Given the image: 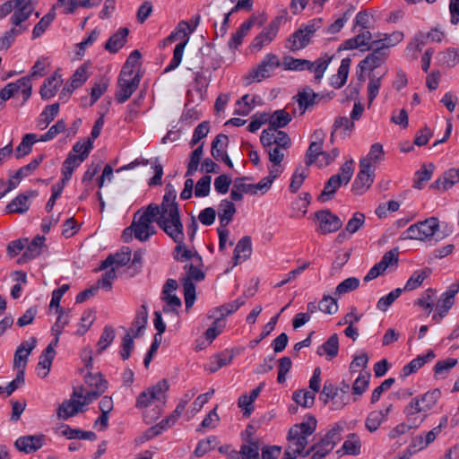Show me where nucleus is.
<instances>
[{"instance_id": "1", "label": "nucleus", "mask_w": 459, "mask_h": 459, "mask_svg": "<svg viewBox=\"0 0 459 459\" xmlns=\"http://www.w3.org/2000/svg\"><path fill=\"white\" fill-rule=\"evenodd\" d=\"M169 221L160 220V229L162 230L176 244L174 249V259L178 261H185L192 259L194 263L203 264L202 256L197 252H192L187 249L185 241L184 226L181 221L180 212H177L176 207L169 208ZM163 219H166L163 217Z\"/></svg>"}, {"instance_id": "49", "label": "nucleus", "mask_w": 459, "mask_h": 459, "mask_svg": "<svg viewBox=\"0 0 459 459\" xmlns=\"http://www.w3.org/2000/svg\"><path fill=\"white\" fill-rule=\"evenodd\" d=\"M387 70L384 71V73L377 76L375 73L368 74L369 82L368 84V102L371 104L375 98L378 94L379 88L381 86V80L386 74Z\"/></svg>"}, {"instance_id": "23", "label": "nucleus", "mask_w": 459, "mask_h": 459, "mask_svg": "<svg viewBox=\"0 0 459 459\" xmlns=\"http://www.w3.org/2000/svg\"><path fill=\"white\" fill-rule=\"evenodd\" d=\"M294 98L301 110L300 114L303 115L307 108L313 107L317 102L319 95L315 93L311 88L304 87Z\"/></svg>"}, {"instance_id": "16", "label": "nucleus", "mask_w": 459, "mask_h": 459, "mask_svg": "<svg viewBox=\"0 0 459 459\" xmlns=\"http://www.w3.org/2000/svg\"><path fill=\"white\" fill-rule=\"evenodd\" d=\"M325 132L322 129H317L314 132L312 137L313 141L310 143L308 149L306 152V166L309 167L312 165L316 158L322 156L323 144L325 141Z\"/></svg>"}, {"instance_id": "31", "label": "nucleus", "mask_w": 459, "mask_h": 459, "mask_svg": "<svg viewBox=\"0 0 459 459\" xmlns=\"http://www.w3.org/2000/svg\"><path fill=\"white\" fill-rule=\"evenodd\" d=\"M82 405L81 401L75 399H69L64 401L59 406L57 415L60 419L67 420L70 417L74 416L79 411H83L82 409Z\"/></svg>"}, {"instance_id": "30", "label": "nucleus", "mask_w": 459, "mask_h": 459, "mask_svg": "<svg viewBox=\"0 0 459 459\" xmlns=\"http://www.w3.org/2000/svg\"><path fill=\"white\" fill-rule=\"evenodd\" d=\"M332 58L333 56L325 55L320 58H317L315 62L309 61V64L305 66V70H308L314 73L315 82L318 83L323 78L325 70L332 61Z\"/></svg>"}, {"instance_id": "13", "label": "nucleus", "mask_w": 459, "mask_h": 459, "mask_svg": "<svg viewBox=\"0 0 459 459\" xmlns=\"http://www.w3.org/2000/svg\"><path fill=\"white\" fill-rule=\"evenodd\" d=\"M93 148V145L89 143L85 152H82L81 154H74L70 152L63 162L62 174L63 178L61 180L67 183L76 168H78L81 163H82L85 159L88 157L91 150Z\"/></svg>"}, {"instance_id": "63", "label": "nucleus", "mask_w": 459, "mask_h": 459, "mask_svg": "<svg viewBox=\"0 0 459 459\" xmlns=\"http://www.w3.org/2000/svg\"><path fill=\"white\" fill-rule=\"evenodd\" d=\"M359 282V280L356 277L347 278L337 285L334 294L337 296H342L343 294L349 293L358 289Z\"/></svg>"}, {"instance_id": "34", "label": "nucleus", "mask_w": 459, "mask_h": 459, "mask_svg": "<svg viewBox=\"0 0 459 459\" xmlns=\"http://www.w3.org/2000/svg\"><path fill=\"white\" fill-rule=\"evenodd\" d=\"M343 183L341 181L339 176H332L325 183V187L318 196V201L325 203L333 198L336 191L341 187Z\"/></svg>"}, {"instance_id": "54", "label": "nucleus", "mask_w": 459, "mask_h": 459, "mask_svg": "<svg viewBox=\"0 0 459 459\" xmlns=\"http://www.w3.org/2000/svg\"><path fill=\"white\" fill-rule=\"evenodd\" d=\"M56 13L54 12V8L44 15L40 21L35 25L32 30V39L39 38L48 29V27L54 21Z\"/></svg>"}, {"instance_id": "32", "label": "nucleus", "mask_w": 459, "mask_h": 459, "mask_svg": "<svg viewBox=\"0 0 459 459\" xmlns=\"http://www.w3.org/2000/svg\"><path fill=\"white\" fill-rule=\"evenodd\" d=\"M256 20L257 17L255 15H251L247 21L241 24L239 29L231 36L229 42L230 48H237L242 43L243 38L247 34Z\"/></svg>"}, {"instance_id": "35", "label": "nucleus", "mask_w": 459, "mask_h": 459, "mask_svg": "<svg viewBox=\"0 0 459 459\" xmlns=\"http://www.w3.org/2000/svg\"><path fill=\"white\" fill-rule=\"evenodd\" d=\"M339 352V338L337 333L332 334L326 342L318 347L316 353L319 356L325 354L329 359L335 358Z\"/></svg>"}, {"instance_id": "26", "label": "nucleus", "mask_w": 459, "mask_h": 459, "mask_svg": "<svg viewBox=\"0 0 459 459\" xmlns=\"http://www.w3.org/2000/svg\"><path fill=\"white\" fill-rule=\"evenodd\" d=\"M435 358V353L433 351H429L427 354L422 356H418L416 359H412L409 364L405 365L400 373V377L404 379L409 377L411 374L415 373L418 369H420L425 363L430 361Z\"/></svg>"}, {"instance_id": "50", "label": "nucleus", "mask_w": 459, "mask_h": 459, "mask_svg": "<svg viewBox=\"0 0 459 459\" xmlns=\"http://www.w3.org/2000/svg\"><path fill=\"white\" fill-rule=\"evenodd\" d=\"M203 155L204 143L191 152L189 156V162L187 164L186 177H191L197 171Z\"/></svg>"}, {"instance_id": "33", "label": "nucleus", "mask_w": 459, "mask_h": 459, "mask_svg": "<svg viewBox=\"0 0 459 459\" xmlns=\"http://www.w3.org/2000/svg\"><path fill=\"white\" fill-rule=\"evenodd\" d=\"M139 213L140 211L135 213L132 224L134 229V238L139 241L144 242L147 241V235H145L147 221L145 220H147L148 217V206L146 207V210L137 218Z\"/></svg>"}, {"instance_id": "19", "label": "nucleus", "mask_w": 459, "mask_h": 459, "mask_svg": "<svg viewBox=\"0 0 459 459\" xmlns=\"http://www.w3.org/2000/svg\"><path fill=\"white\" fill-rule=\"evenodd\" d=\"M280 24V18L273 20L263 31L258 34L252 43V47L261 49L264 45L269 44L276 36Z\"/></svg>"}, {"instance_id": "22", "label": "nucleus", "mask_w": 459, "mask_h": 459, "mask_svg": "<svg viewBox=\"0 0 459 459\" xmlns=\"http://www.w3.org/2000/svg\"><path fill=\"white\" fill-rule=\"evenodd\" d=\"M227 459H261L258 443L251 440L248 444L242 445L239 451H231Z\"/></svg>"}, {"instance_id": "47", "label": "nucleus", "mask_w": 459, "mask_h": 459, "mask_svg": "<svg viewBox=\"0 0 459 459\" xmlns=\"http://www.w3.org/2000/svg\"><path fill=\"white\" fill-rule=\"evenodd\" d=\"M438 60L446 67H455L459 63V51L456 48H449L438 54Z\"/></svg>"}, {"instance_id": "25", "label": "nucleus", "mask_w": 459, "mask_h": 459, "mask_svg": "<svg viewBox=\"0 0 459 459\" xmlns=\"http://www.w3.org/2000/svg\"><path fill=\"white\" fill-rule=\"evenodd\" d=\"M132 251L130 247H124L121 252H117L115 255H109L101 264L100 269H106L112 264L117 266L126 265L131 260Z\"/></svg>"}, {"instance_id": "60", "label": "nucleus", "mask_w": 459, "mask_h": 459, "mask_svg": "<svg viewBox=\"0 0 459 459\" xmlns=\"http://www.w3.org/2000/svg\"><path fill=\"white\" fill-rule=\"evenodd\" d=\"M148 319L147 307L141 306V310L137 312L136 316L133 322V326L135 327L134 337L142 335L143 331L145 329Z\"/></svg>"}, {"instance_id": "17", "label": "nucleus", "mask_w": 459, "mask_h": 459, "mask_svg": "<svg viewBox=\"0 0 459 459\" xmlns=\"http://www.w3.org/2000/svg\"><path fill=\"white\" fill-rule=\"evenodd\" d=\"M36 190H29L18 195L5 207L7 213H24L30 208V199L38 196Z\"/></svg>"}, {"instance_id": "41", "label": "nucleus", "mask_w": 459, "mask_h": 459, "mask_svg": "<svg viewBox=\"0 0 459 459\" xmlns=\"http://www.w3.org/2000/svg\"><path fill=\"white\" fill-rule=\"evenodd\" d=\"M432 273V270L429 267L424 268L423 270L415 271L407 281L404 290H413L420 287L424 280L428 278Z\"/></svg>"}, {"instance_id": "46", "label": "nucleus", "mask_w": 459, "mask_h": 459, "mask_svg": "<svg viewBox=\"0 0 459 459\" xmlns=\"http://www.w3.org/2000/svg\"><path fill=\"white\" fill-rule=\"evenodd\" d=\"M37 141H39V139H37L35 134H26L15 150L16 158L20 159L28 155L32 150L33 143Z\"/></svg>"}, {"instance_id": "44", "label": "nucleus", "mask_w": 459, "mask_h": 459, "mask_svg": "<svg viewBox=\"0 0 459 459\" xmlns=\"http://www.w3.org/2000/svg\"><path fill=\"white\" fill-rule=\"evenodd\" d=\"M291 121V116L284 109H278L269 114V126L278 130L286 126Z\"/></svg>"}, {"instance_id": "24", "label": "nucleus", "mask_w": 459, "mask_h": 459, "mask_svg": "<svg viewBox=\"0 0 459 459\" xmlns=\"http://www.w3.org/2000/svg\"><path fill=\"white\" fill-rule=\"evenodd\" d=\"M372 35L370 31L364 30L357 36L345 40L340 47L339 50H351L366 47V49L370 46V39Z\"/></svg>"}, {"instance_id": "56", "label": "nucleus", "mask_w": 459, "mask_h": 459, "mask_svg": "<svg viewBox=\"0 0 459 459\" xmlns=\"http://www.w3.org/2000/svg\"><path fill=\"white\" fill-rule=\"evenodd\" d=\"M219 143H221V148H226L229 144V137L226 134H219L212 143L211 154L216 160H221L223 154L226 153L223 150L219 148Z\"/></svg>"}, {"instance_id": "55", "label": "nucleus", "mask_w": 459, "mask_h": 459, "mask_svg": "<svg viewBox=\"0 0 459 459\" xmlns=\"http://www.w3.org/2000/svg\"><path fill=\"white\" fill-rule=\"evenodd\" d=\"M62 434L68 439H87L96 440L97 435L92 431H84L82 429H72L69 426L62 431Z\"/></svg>"}, {"instance_id": "20", "label": "nucleus", "mask_w": 459, "mask_h": 459, "mask_svg": "<svg viewBox=\"0 0 459 459\" xmlns=\"http://www.w3.org/2000/svg\"><path fill=\"white\" fill-rule=\"evenodd\" d=\"M459 182V168L446 170L442 177L430 185V188L446 191Z\"/></svg>"}, {"instance_id": "11", "label": "nucleus", "mask_w": 459, "mask_h": 459, "mask_svg": "<svg viewBox=\"0 0 459 459\" xmlns=\"http://www.w3.org/2000/svg\"><path fill=\"white\" fill-rule=\"evenodd\" d=\"M359 167L360 170L352 184V191L357 195L365 193L370 187L375 176L367 160H360Z\"/></svg>"}, {"instance_id": "45", "label": "nucleus", "mask_w": 459, "mask_h": 459, "mask_svg": "<svg viewBox=\"0 0 459 459\" xmlns=\"http://www.w3.org/2000/svg\"><path fill=\"white\" fill-rule=\"evenodd\" d=\"M436 293V290L431 288L427 289L420 294V297L415 300L414 304L428 310L429 313H431L435 305Z\"/></svg>"}, {"instance_id": "58", "label": "nucleus", "mask_w": 459, "mask_h": 459, "mask_svg": "<svg viewBox=\"0 0 459 459\" xmlns=\"http://www.w3.org/2000/svg\"><path fill=\"white\" fill-rule=\"evenodd\" d=\"M87 69L84 65H81L76 69L66 84L71 88V90L74 91L80 88L87 81Z\"/></svg>"}, {"instance_id": "14", "label": "nucleus", "mask_w": 459, "mask_h": 459, "mask_svg": "<svg viewBox=\"0 0 459 459\" xmlns=\"http://www.w3.org/2000/svg\"><path fill=\"white\" fill-rule=\"evenodd\" d=\"M42 160L43 156H39L38 158L31 160L28 165L19 169L15 172V174L9 179L8 186L3 192H0V199L3 198L10 191L16 188L19 183L18 181L22 178L29 176L33 170H35L39 167Z\"/></svg>"}, {"instance_id": "62", "label": "nucleus", "mask_w": 459, "mask_h": 459, "mask_svg": "<svg viewBox=\"0 0 459 459\" xmlns=\"http://www.w3.org/2000/svg\"><path fill=\"white\" fill-rule=\"evenodd\" d=\"M292 399L297 404L309 408L314 404L315 394L306 390H298L293 393Z\"/></svg>"}, {"instance_id": "15", "label": "nucleus", "mask_w": 459, "mask_h": 459, "mask_svg": "<svg viewBox=\"0 0 459 459\" xmlns=\"http://www.w3.org/2000/svg\"><path fill=\"white\" fill-rule=\"evenodd\" d=\"M36 343L37 339L35 337H30L29 340L22 342L18 346L13 358L14 368H16L18 370L25 371L28 357L34 350Z\"/></svg>"}, {"instance_id": "7", "label": "nucleus", "mask_w": 459, "mask_h": 459, "mask_svg": "<svg viewBox=\"0 0 459 459\" xmlns=\"http://www.w3.org/2000/svg\"><path fill=\"white\" fill-rule=\"evenodd\" d=\"M134 71L122 70L117 80V91L115 99L118 103L126 102L139 86L141 76L139 74H134Z\"/></svg>"}, {"instance_id": "4", "label": "nucleus", "mask_w": 459, "mask_h": 459, "mask_svg": "<svg viewBox=\"0 0 459 459\" xmlns=\"http://www.w3.org/2000/svg\"><path fill=\"white\" fill-rule=\"evenodd\" d=\"M317 421L312 415H307L306 420L301 423L293 425L288 432V442L292 444L296 450L304 451L308 441L307 438L316 429Z\"/></svg>"}, {"instance_id": "59", "label": "nucleus", "mask_w": 459, "mask_h": 459, "mask_svg": "<svg viewBox=\"0 0 459 459\" xmlns=\"http://www.w3.org/2000/svg\"><path fill=\"white\" fill-rule=\"evenodd\" d=\"M217 444V437L210 436L207 438L202 439L198 442L196 448L194 451V455L196 457H202L206 455L209 451L212 450Z\"/></svg>"}, {"instance_id": "38", "label": "nucleus", "mask_w": 459, "mask_h": 459, "mask_svg": "<svg viewBox=\"0 0 459 459\" xmlns=\"http://www.w3.org/2000/svg\"><path fill=\"white\" fill-rule=\"evenodd\" d=\"M244 178H237L230 191V198L233 201H240L243 198V194L255 195L252 184L244 183Z\"/></svg>"}, {"instance_id": "42", "label": "nucleus", "mask_w": 459, "mask_h": 459, "mask_svg": "<svg viewBox=\"0 0 459 459\" xmlns=\"http://www.w3.org/2000/svg\"><path fill=\"white\" fill-rule=\"evenodd\" d=\"M45 238L43 236H36L30 244L25 249L21 259L25 261L36 258L41 254V250L44 245Z\"/></svg>"}, {"instance_id": "12", "label": "nucleus", "mask_w": 459, "mask_h": 459, "mask_svg": "<svg viewBox=\"0 0 459 459\" xmlns=\"http://www.w3.org/2000/svg\"><path fill=\"white\" fill-rule=\"evenodd\" d=\"M15 10L11 17V22L13 28L21 29L28 26L22 23L27 21L33 13L35 6L33 0H15Z\"/></svg>"}, {"instance_id": "36", "label": "nucleus", "mask_w": 459, "mask_h": 459, "mask_svg": "<svg viewBox=\"0 0 459 459\" xmlns=\"http://www.w3.org/2000/svg\"><path fill=\"white\" fill-rule=\"evenodd\" d=\"M236 213L235 204L228 199L221 200L219 205V219L221 227H226Z\"/></svg>"}, {"instance_id": "8", "label": "nucleus", "mask_w": 459, "mask_h": 459, "mask_svg": "<svg viewBox=\"0 0 459 459\" xmlns=\"http://www.w3.org/2000/svg\"><path fill=\"white\" fill-rule=\"evenodd\" d=\"M381 41L373 40L370 43V46L368 49H371L372 52L368 54L362 61L359 62V67L360 72L369 71V73H374L373 71L380 67L386 60L389 50H386V47H382L380 45Z\"/></svg>"}, {"instance_id": "61", "label": "nucleus", "mask_w": 459, "mask_h": 459, "mask_svg": "<svg viewBox=\"0 0 459 459\" xmlns=\"http://www.w3.org/2000/svg\"><path fill=\"white\" fill-rule=\"evenodd\" d=\"M233 359V355L227 353H220L215 355L211 360L207 370L211 373H214L224 366L229 365Z\"/></svg>"}, {"instance_id": "52", "label": "nucleus", "mask_w": 459, "mask_h": 459, "mask_svg": "<svg viewBox=\"0 0 459 459\" xmlns=\"http://www.w3.org/2000/svg\"><path fill=\"white\" fill-rule=\"evenodd\" d=\"M361 443L357 434H350L347 440L342 444V449L344 454L357 455L360 453Z\"/></svg>"}, {"instance_id": "43", "label": "nucleus", "mask_w": 459, "mask_h": 459, "mask_svg": "<svg viewBox=\"0 0 459 459\" xmlns=\"http://www.w3.org/2000/svg\"><path fill=\"white\" fill-rule=\"evenodd\" d=\"M59 111V104L54 103L47 106L45 109L39 115L38 121V126L40 129H45L57 116Z\"/></svg>"}, {"instance_id": "40", "label": "nucleus", "mask_w": 459, "mask_h": 459, "mask_svg": "<svg viewBox=\"0 0 459 459\" xmlns=\"http://www.w3.org/2000/svg\"><path fill=\"white\" fill-rule=\"evenodd\" d=\"M435 166L433 163L425 164L421 169L415 172L413 187L421 189L426 182H428L434 172Z\"/></svg>"}, {"instance_id": "53", "label": "nucleus", "mask_w": 459, "mask_h": 459, "mask_svg": "<svg viewBox=\"0 0 459 459\" xmlns=\"http://www.w3.org/2000/svg\"><path fill=\"white\" fill-rule=\"evenodd\" d=\"M169 385L166 379L160 380L156 385L148 388L146 391L151 397L157 401L165 403L166 392L169 390Z\"/></svg>"}, {"instance_id": "5", "label": "nucleus", "mask_w": 459, "mask_h": 459, "mask_svg": "<svg viewBox=\"0 0 459 459\" xmlns=\"http://www.w3.org/2000/svg\"><path fill=\"white\" fill-rule=\"evenodd\" d=\"M202 264L190 263L185 265L186 276L183 278V288L186 308L188 310L194 305L195 300V286L193 281H202L204 279V273L199 268Z\"/></svg>"}, {"instance_id": "48", "label": "nucleus", "mask_w": 459, "mask_h": 459, "mask_svg": "<svg viewBox=\"0 0 459 459\" xmlns=\"http://www.w3.org/2000/svg\"><path fill=\"white\" fill-rule=\"evenodd\" d=\"M369 372L360 373L359 376L355 379L352 385V394L354 395V401L358 399L362 394H364L369 385L370 379Z\"/></svg>"}, {"instance_id": "10", "label": "nucleus", "mask_w": 459, "mask_h": 459, "mask_svg": "<svg viewBox=\"0 0 459 459\" xmlns=\"http://www.w3.org/2000/svg\"><path fill=\"white\" fill-rule=\"evenodd\" d=\"M316 217L319 221L317 231L326 235L338 231L342 227V220L330 210H321L316 212Z\"/></svg>"}, {"instance_id": "9", "label": "nucleus", "mask_w": 459, "mask_h": 459, "mask_svg": "<svg viewBox=\"0 0 459 459\" xmlns=\"http://www.w3.org/2000/svg\"><path fill=\"white\" fill-rule=\"evenodd\" d=\"M280 65V60L276 55H266L257 67L253 69L246 77L247 83L250 84L255 81L261 82L263 79L270 77L271 73Z\"/></svg>"}, {"instance_id": "39", "label": "nucleus", "mask_w": 459, "mask_h": 459, "mask_svg": "<svg viewBox=\"0 0 459 459\" xmlns=\"http://www.w3.org/2000/svg\"><path fill=\"white\" fill-rule=\"evenodd\" d=\"M331 451H333L332 445L330 446L329 443H325L324 441L319 440L311 446L310 448L302 455V456L307 457L311 454L310 459H323Z\"/></svg>"}, {"instance_id": "37", "label": "nucleus", "mask_w": 459, "mask_h": 459, "mask_svg": "<svg viewBox=\"0 0 459 459\" xmlns=\"http://www.w3.org/2000/svg\"><path fill=\"white\" fill-rule=\"evenodd\" d=\"M351 62V58L349 57L342 60L337 74L333 75L331 79V84L334 88L340 89L345 84L349 74Z\"/></svg>"}, {"instance_id": "21", "label": "nucleus", "mask_w": 459, "mask_h": 459, "mask_svg": "<svg viewBox=\"0 0 459 459\" xmlns=\"http://www.w3.org/2000/svg\"><path fill=\"white\" fill-rule=\"evenodd\" d=\"M63 83L61 75L56 71L50 77L47 78L40 87L39 94L43 100H49L54 97Z\"/></svg>"}, {"instance_id": "28", "label": "nucleus", "mask_w": 459, "mask_h": 459, "mask_svg": "<svg viewBox=\"0 0 459 459\" xmlns=\"http://www.w3.org/2000/svg\"><path fill=\"white\" fill-rule=\"evenodd\" d=\"M252 253V242L249 236L243 237L234 249V265L250 257Z\"/></svg>"}, {"instance_id": "29", "label": "nucleus", "mask_w": 459, "mask_h": 459, "mask_svg": "<svg viewBox=\"0 0 459 459\" xmlns=\"http://www.w3.org/2000/svg\"><path fill=\"white\" fill-rule=\"evenodd\" d=\"M312 37L300 29L297 30L288 39L286 48L290 51H298L306 48Z\"/></svg>"}, {"instance_id": "51", "label": "nucleus", "mask_w": 459, "mask_h": 459, "mask_svg": "<svg viewBox=\"0 0 459 459\" xmlns=\"http://www.w3.org/2000/svg\"><path fill=\"white\" fill-rule=\"evenodd\" d=\"M344 430L343 423H335L325 434V436L321 438V441L325 443H329L332 445V449L334 448L335 445L341 440L342 433Z\"/></svg>"}, {"instance_id": "6", "label": "nucleus", "mask_w": 459, "mask_h": 459, "mask_svg": "<svg viewBox=\"0 0 459 459\" xmlns=\"http://www.w3.org/2000/svg\"><path fill=\"white\" fill-rule=\"evenodd\" d=\"M439 228L437 218L430 217L424 221L411 225L403 233V239L424 241L433 237Z\"/></svg>"}, {"instance_id": "2", "label": "nucleus", "mask_w": 459, "mask_h": 459, "mask_svg": "<svg viewBox=\"0 0 459 459\" xmlns=\"http://www.w3.org/2000/svg\"><path fill=\"white\" fill-rule=\"evenodd\" d=\"M177 198V192L174 189L173 186L171 184H167L165 187V195H163L162 202L160 204H150L148 205V217L147 220V226H146V233L147 235V240L150 238L151 236L155 235L157 230L155 227L153 226V222L155 221L157 225L160 227V224L158 221L160 220H169V208L172 210L176 207L177 212H179L178 209V204L176 201Z\"/></svg>"}, {"instance_id": "64", "label": "nucleus", "mask_w": 459, "mask_h": 459, "mask_svg": "<svg viewBox=\"0 0 459 459\" xmlns=\"http://www.w3.org/2000/svg\"><path fill=\"white\" fill-rule=\"evenodd\" d=\"M115 336L116 333L114 328L109 325L105 326L97 344L98 352L101 353L104 350H106L109 346V344L114 341Z\"/></svg>"}, {"instance_id": "27", "label": "nucleus", "mask_w": 459, "mask_h": 459, "mask_svg": "<svg viewBox=\"0 0 459 459\" xmlns=\"http://www.w3.org/2000/svg\"><path fill=\"white\" fill-rule=\"evenodd\" d=\"M128 33L129 30L127 28L119 29L108 39L104 48L110 53H117L126 43Z\"/></svg>"}, {"instance_id": "18", "label": "nucleus", "mask_w": 459, "mask_h": 459, "mask_svg": "<svg viewBox=\"0 0 459 459\" xmlns=\"http://www.w3.org/2000/svg\"><path fill=\"white\" fill-rule=\"evenodd\" d=\"M44 438V435L23 436L15 441L14 446L19 451L30 454L42 447Z\"/></svg>"}, {"instance_id": "57", "label": "nucleus", "mask_w": 459, "mask_h": 459, "mask_svg": "<svg viewBox=\"0 0 459 459\" xmlns=\"http://www.w3.org/2000/svg\"><path fill=\"white\" fill-rule=\"evenodd\" d=\"M55 356V350L52 348V344H48L45 349L42 355L39 357V361L38 363V368H42L45 370L43 373V377H45L50 369L53 359Z\"/></svg>"}, {"instance_id": "3", "label": "nucleus", "mask_w": 459, "mask_h": 459, "mask_svg": "<svg viewBox=\"0 0 459 459\" xmlns=\"http://www.w3.org/2000/svg\"><path fill=\"white\" fill-rule=\"evenodd\" d=\"M441 397V391L435 388L413 398L404 409L408 422L419 427L426 419V412L432 410Z\"/></svg>"}]
</instances>
